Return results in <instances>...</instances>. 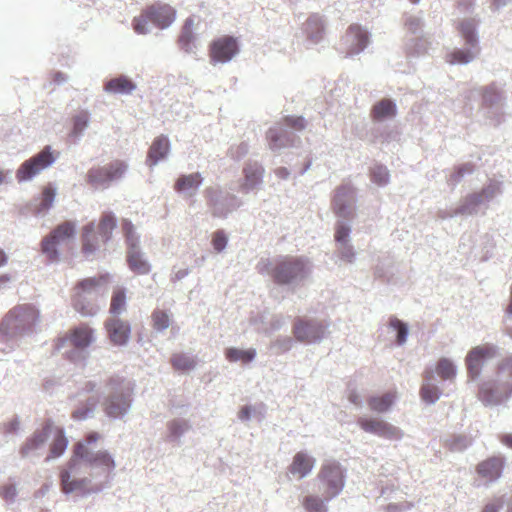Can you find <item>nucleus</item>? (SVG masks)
<instances>
[{
    "mask_svg": "<svg viewBox=\"0 0 512 512\" xmlns=\"http://www.w3.org/2000/svg\"><path fill=\"white\" fill-rule=\"evenodd\" d=\"M37 309L30 304L17 305L11 309L0 323V331L4 334L16 333L32 327L38 320Z\"/></svg>",
    "mask_w": 512,
    "mask_h": 512,
    "instance_id": "obj_6",
    "label": "nucleus"
},
{
    "mask_svg": "<svg viewBox=\"0 0 512 512\" xmlns=\"http://www.w3.org/2000/svg\"><path fill=\"white\" fill-rule=\"evenodd\" d=\"M348 399L353 404H356V405L359 404V396L356 392H351L348 396Z\"/></svg>",
    "mask_w": 512,
    "mask_h": 512,
    "instance_id": "obj_64",
    "label": "nucleus"
},
{
    "mask_svg": "<svg viewBox=\"0 0 512 512\" xmlns=\"http://www.w3.org/2000/svg\"><path fill=\"white\" fill-rule=\"evenodd\" d=\"M110 276L101 274L78 281L72 289L71 303L74 309L83 316L95 315L100 306L97 302L100 291L108 285Z\"/></svg>",
    "mask_w": 512,
    "mask_h": 512,
    "instance_id": "obj_1",
    "label": "nucleus"
},
{
    "mask_svg": "<svg viewBox=\"0 0 512 512\" xmlns=\"http://www.w3.org/2000/svg\"><path fill=\"white\" fill-rule=\"evenodd\" d=\"M16 494V487L13 484H4L0 487V497L6 501L14 500Z\"/></svg>",
    "mask_w": 512,
    "mask_h": 512,
    "instance_id": "obj_50",
    "label": "nucleus"
},
{
    "mask_svg": "<svg viewBox=\"0 0 512 512\" xmlns=\"http://www.w3.org/2000/svg\"><path fill=\"white\" fill-rule=\"evenodd\" d=\"M191 24L192 21H187L185 23L178 40L180 47L187 52L191 50V44L194 40Z\"/></svg>",
    "mask_w": 512,
    "mask_h": 512,
    "instance_id": "obj_38",
    "label": "nucleus"
},
{
    "mask_svg": "<svg viewBox=\"0 0 512 512\" xmlns=\"http://www.w3.org/2000/svg\"><path fill=\"white\" fill-rule=\"evenodd\" d=\"M314 465L315 459L306 452L300 451L294 455L293 460L288 467V471L293 476L302 479L310 474Z\"/></svg>",
    "mask_w": 512,
    "mask_h": 512,
    "instance_id": "obj_21",
    "label": "nucleus"
},
{
    "mask_svg": "<svg viewBox=\"0 0 512 512\" xmlns=\"http://www.w3.org/2000/svg\"><path fill=\"white\" fill-rule=\"evenodd\" d=\"M175 16V9L168 4L155 3L146 7V17L160 29L170 26Z\"/></svg>",
    "mask_w": 512,
    "mask_h": 512,
    "instance_id": "obj_18",
    "label": "nucleus"
},
{
    "mask_svg": "<svg viewBox=\"0 0 512 512\" xmlns=\"http://www.w3.org/2000/svg\"><path fill=\"white\" fill-rule=\"evenodd\" d=\"M55 156L50 146H46L38 154L24 161L16 172V178L19 182L31 180L49 167L54 161Z\"/></svg>",
    "mask_w": 512,
    "mask_h": 512,
    "instance_id": "obj_8",
    "label": "nucleus"
},
{
    "mask_svg": "<svg viewBox=\"0 0 512 512\" xmlns=\"http://www.w3.org/2000/svg\"><path fill=\"white\" fill-rule=\"evenodd\" d=\"M150 22L149 18L146 17V8L141 12L138 17H135L133 20L134 30L138 34H146L148 32V23Z\"/></svg>",
    "mask_w": 512,
    "mask_h": 512,
    "instance_id": "obj_46",
    "label": "nucleus"
},
{
    "mask_svg": "<svg viewBox=\"0 0 512 512\" xmlns=\"http://www.w3.org/2000/svg\"><path fill=\"white\" fill-rule=\"evenodd\" d=\"M396 115V106L389 99H382L377 102L371 111V117L373 120H383L385 118L394 117Z\"/></svg>",
    "mask_w": 512,
    "mask_h": 512,
    "instance_id": "obj_30",
    "label": "nucleus"
},
{
    "mask_svg": "<svg viewBox=\"0 0 512 512\" xmlns=\"http://www.w3.org/2000/svg\"><path fill=\"white\" fill-rule=\"evenodd\" d=\"M135 88V83L125 76L112 78L104 85L105 91L112 94H130Z\"/></svg>",
    "mask_w": 512,
    "mask_h": 512,
    "instance_id": "obj_27",
    "label": "nucleus"
},
{
    "mask_svg": "<svg viewBox=\"0 0 512 512\" xmlns=\"http://www.w3.org/2000/svg\"><path fill=\"white\" fill-rule=\"evenodd\" d=\"M357 424L365 432L373 433L388 440H400L403 432L396 426L377 418L360 417Z\"/></svg>",
    "mask_w": 512,
    "mask_h": 512,
    "instance_id": "obj_13",
    "label": "nucleus"
},
{
    "mask_svg": "<svg viewBox=\"0 0 512 512\" xmlns=\"http://www.w3.org/2000/svg\"><path fill=\"white\" fill-rule=\"evenodd\" d=\"M61 487L64 493L81 492L82 494H89L100 490V488L92 489L89 487V479L81 478L77 480H71L70 473L68 471H62L60 474Z\"/></svg>",
    "mask_w": 512,
    "mask_h": 512,
    "instance_id": "obj_24",
    "label": "nucleus"
},
{
    "mask_svg": "<svg viewBox=\"0 0 512 512\" xmlns=\"http://www.w3.org/2000/svg\"><path fill=\"white\" fill-rule=\"evenodd\" d=\"M68 341L77 349H85L93 341V330L87 324H81L71 329L69 335L57 338L54 349L60 351Z\"/></svg>",
    "mask_w": 512,
    "mask_h": 512,
    "instance_id": "obj_15",
    "label": "nucleus"
},
{
    "mask_svg": "<svg viewBox=\"0 0 512 512\" xmlns=\"http://www.w3.org/2000/svg\"><path fill=\"white\" fill-rule=\"evenodd\" d=\"M318 479L323 485V495L326 500L338 495L344 486L343 471L336 462L323 464Z\"/></svg>",
    "mask_w": 512,
    "mask_h": 512,
    "instance_id": "obj_9",
    "label": "nucleus"
},
{
    "mask_svg": "<svg viewBox=\"0 0 512 512\" xmlns=\"http://www.w3.org/2000/svg\"><path fill=\"white\" fill-rule=\"evenodd\" d=\"M202 181L203 178L198 172L189 175H182L176 180L174 189L177 192L196 191L201 185Z\"/></svg>",
    "mask_w": 512,
    "mask_h": 512,
    "instance_id": "obj_29",
    "label": "nucleus"
},
{
    "mask_svg": "<svg viewBox=\"0 0 512 512\" xmlns=\"http://www.w3.org/2000/svg\"><path fill=\"white\" fill-rule=\"evenodd\" d=\"M250 415H251V408L249 406L242 407L238 414V416L241 420H248L250 418Z\"/></svg>",
    "mask_w": 512,
    "mask_h": 512,
    "instance_id": "obj_62",
    "label": "nucleus"
},
{
    "mask_svg": "<svg viewBox=\"0 0 512 512\" xmlns=\"http://www.w3.org/2000/svg\"><path fill=\"white\" fill-rule=\"evenodd\" d=\"M421 22L420 19L414 16H410L405 21V27L411 33H415L420 28Z\"/></svg>",
    "mask_w": 512,
    "mask_h": 512,
    "instance_id": "obj_58",
    "label": "nucleus"
},
{
    "mask_svg": "<svg viewBox=\"0 0 512 512\" xmlns=\"http://www.w3.org/2000/svg\"><path fill=\"white\" fill-rule=\"evenodd\" d=\"M98 399L95 398L91 401L90 403V407L89 408H83V409H77L75 410L73 413H72V418L75 419V420H83L85 419L89 412L94 408V406L96 405Z\"/></svg>",
    "mask_w": 512,
    "mask_h": 512,
    "instance_id": "obj_53",
    "label": "nucleus"
},
{
    "mask_svg": "<svg viewBox=\"0 0 512 512\" xmlns=\"http://www.w3.org/2000/svg\"><path fill=\"white\" fill-rule=\"evenodd\" d=\"M170 150V143L165 135L156 137L147 153V164L152 167L156 165L160 160L164 159Z\"/></svg>",
    "mask_w": 512,
    "mask_h": 512,
    "instance_id": "obj_23",
    "label": "nucleus"
},
{
    "mask_svg": "<svg viewBox=\"0 0 512 512\" xmlns=\"http://www.w3.org/2000/svg\"><path fill=\"white\" fill-rule=\"evenodd\" d=\"M225 355L229 361H242L243 363H248L254 359L256 352L254 349L240 350L237 348H229Z\"/></svg>",
    "mask_w": 512,
    "mask_h": 512,
    "instance_id": "obj_33",
    "label": "nucleus"
},
{
    "mask_svg": "<svg viewBox=\"0 0 512 512\" xmlns=\"http://www.w3.org/2000/svg\"><path fill=\"white\" fill-rule=\"evenodd\" d=\"M257 270L260 274H269L278 285H288L306 277L308 263L302 257L284 256L274 263L261 260L257 264Z\"/></svg>",
    "mask_w": 512,
    "mask_h": 512,
    "instance_id": "obj_2",
    "label": "nucleus"
},
{
    "mask_svg": "<svg viewBox=\"0 0 512 512\" xmlns=\"http://www.w3.org/2000/svg\"><path fill=\"white\" fill-rule=\"evenodd\" d=\"M227 244V237L225 233L221 230H218L213 233L212 236V245L214 249L218 252L222 251Z\"/></svg>",
    "mask_w": 512,
    "mask_h": 512,
    "instance_id": "obj_49",
    "label": "nucleus"
},
{
    "mask_svg": "<svg viewBox=\"0 0 512 512\" xmlns=\"http://www.w3.org/2000/svg\"><path fill=\"white\" fill-rule=\"evenodd\" d=\"M55 198V190L51 186H45L42 190L41 199L37 208L38 212L49 209Z\"/></svg>",
    "mask_w": 512,
    "mask_h": 512,
    "instance_id": "obj_42",
    "label": "nucleus"
},
{
    "mask_svg": "<svg viewBox=\"0 0 512 512\" xmlns=\"http://www.w3.org/2000/svg\"><path fill=\"white\" fill-rule=\"evenodd\" d=\"M502 506L503 502L499 499L497 502L486 504L482 512H498Z\"/></svg>",
    "mask_w": 512,
    "mask_h": 512,
    "instance_id": "obj_61",
    "label": "nucleus"
},
{
    "mask_svg": "<svg viewBox=\"0 0 512 512\" xmlns=\"http://www.w3.org/2000/svg\"><path fill=\"white\" fill-rule=\"evenodd\" d=\"M171 364L176 370L189 371L195 367V360L185 354H175L171 358Z\"/></svg>",
    "mask_w": 512,
    "mask_h": 512,
    "instance_id": "obj_36",
    "label": "nucleus"
},
{
    "mask_svg": "<svg viewBox=\"0 0 512 512\" xmlns=\"http://www.w3.org/2000/svg\"><path fill=\"white\" fill-rule=\"evenodd\" d=\"M127 168L126 162L116 159L104 166L89 169L86 174V181L93 187H104L121 179Z\"/></svg>",
    "mask_w": 512,
    "mask_h": 512,
    "instance_id": "obj_7",
    "label": "nucleus"
},
{
    "mask_svg": "<svg viewBox=\"0 0 512 512\" xmlns=\"http://www.w3.org/2000/svg\"><path fill=\"white\" fill-rule=\"evenodd\" d=\"M89 121L88 113L81 112L73 118V130L72 133L77 136L83 132L87 127Z\"/></svg>",
    "mask_w": 512,
    "mask_h": 512,
    "instance_id": "obj_45",
    "label": "nucleus"
},
{
    "mask_svg": "<svg viewBox=\"0 0 512 512\" xmlns=\"http://www.w3.org/2000/svg\"><path fill=\"white\" fill-rule=\"evenodd\" d=\"M76 226L71 221H65L56 226L49 236L42 241V251L49 260L54 261L58 258L57 245L72 238L75 234Z\"/></svg>",
    "mask_w": 512,
    "mask_h": 512,
    "instance_id": "obj_10",
    "label": "nucleus"
},
{
    "mask_svg": "<svg viewBox=\"0 0 512 512\" xmlns=\"http://www.w3.org/2000/svg\"><path fill=\"white\" fill-rule=\"evenodd\" d=\"M354 202V189L351 185H341L336 188L332 199L333 212L343 218L353 216L351 204Z\"/></svg>",
    "mask_w": 512,
    "mask_h": 512,
    "instance_id": "obj_16",
    "label": "nucleus"
},
{
    "mask_svg": "<svg viewBox=\"0 0 512 512\" xmlns=\"http://www.w3.org/2000/svg\"><path fill=\"white\" fill-rule=\"evenodd\" d=\"M473 165L465 164L457 168L455 180H459L463 175L473 172Z\"/></svg>",
    "mask_w": 512,
    "mask_h": 512,
    "instance_id": "obj_59",
    "label": "nucleus"
},
{
    "mask_svg": "<svg viewBox=\"0 0 512 512\" xmlns=\"http://www.w3.org/2000/svg\"><path fill=\"white\" fill-rule=\"evenodd\" d=\"M52 430V424L47 422L41 430L36 431L31 438H29L20 449L22 457L33 455L35 451L42 448L48 439Z\"/></svg>",
    "mask_w": 512,
    "mask_h": 512,
    "instance_id": "obj_22",
    "label": "nucleus"
},
{
    "mask_svg": "<svg viewBox=\"0 0 512 512\" xmlns=\"http://www.w3.org/2000/svg\"><path fill=\"white\" fill-rule=\"evenodd\" d=\"M284 122L286 125L296 130H302L305 128V120L303 117L288 116L285 117Z\"/></svg>",
    "mask_w": 512,
    "mask_h": 512,
    "instance_id": "obj_52",
    "label": "nucleus"
},
{
    "mask_svg": "<svg viewBox=\"0 0 512 512\" xmlns=\"http://www.w3.org/2000/svg\"><path fill=\"white\" fill-rule=\"evenodd\" d=\"M501 442L508 447L512 448V434H506L501 437Z\"/></svg>",
    "mask_w": 512,
    "mask_h": 512,
    "instance_id": "obj_63",
    "label": "nucleus"
},
{
    "mask_svg": "<svg viewBox=\"0 0 512 512\" xmlns=\"http://www.w3.org/2000/svg\"><path fill=\"white\" fill-rule=\"evenodd\" d=\"M67 444H68V441H67L66 437L64 436L63 430L57 428L55 437H54L53 442L50 447V454L46 458V461H49L53 458H57V457L61 456L64 453V451L66 450Z\"/></svg>",
    "mask_w": 512,
    "mask_h": 512,
    "instance_id": "obj_31",
    "label": "nucleus"
},
{
    "mask_svg": "<svg viewBox=\"0 0 512 512\" xmlns=\"http://www.w3.org/2000/svg\"><path fill=\"white\" fill-rule=\"evenodd\" d=\"M349 233H350L349 227H347V226H345L343 224H340L336 228L335 240L337 242L346 243V240H347V238L349 236Z\"/></svg>",
    "mask_w": 512,
    "mask_h": 512,
    "instance_id": "obj_54",
    "label": "nucleus"
},
{
    "mask_svg": "<svg viewBox=\"0 0 512 512\" xmlns=\"http://www.w3.org/2000/svg\"><path fill=\"white\" fill-rule=\"evenodd\" d=\"M390 327L397 331V343L402 345L407 338L408 328L405 323L397 318L390 319Z\"/></svg>",
    "mask_w": 512,
    "mask_h": 512,
    "instance_id": "obj_44",
    "label": "nucleus"
},
{
    "mask_svg": "<svg viewBox=\"0 0 512 512\" xmlns=\"http://www.w3.org/2000/svg\"><path fill=\"white\" fill-rule=\"evenodd\" d=\"M129 268L138 275L148 274L151 270L150 264L136 248H129L127 253Z\"/></svg>",
    "mask_w": 512,
    "mask_h": 512,
    "instance_id": "obj_28",
    "label": "nucleus"
},
{
    "mask_svg": "<svg viewBox=\"0 0 512 512\" xmlns=\"http://www.w3.org/2000/svg\"><path fill=\"white\" fill-rule=\"evenodd\" d=\"M436 373L442 380H452L456 376V368L451 360L442 358L437 363Z\"/></svg>",
    "mask_w": 512,
    "mask_h": 512,
    "instance_id": "obj_34",
    "label": "nucleus"
},
{
    "mask_svg": "<svg viewBox=\"0 0 512 512\" xmlns=\"http://www.w3.org/2000/svg\"><path fill=\"white\" fill-rule=\"evenodd\" d=\"M504 468L505 458L503 456H491L476 465V473L487 483H492L502 476Z\"/></svg>",
    "mask_w": 512,
    "mask_h": 512,
    "instance_id": "obj_17",
    "label": "nucleus"
},
{
    "mask_svg": "<svg viewBox=\"0 0 512 512\" xmlns=\"http://www.w3.org/2000/svg\"><path fill=\"white\" fill-rule=\"evenodd\" d=\"M420 396L426 403H434L440 397L439 389L431 383H424L420 389Z\"/></svg>",
    "mask_w": 512,
    "mask_h": 512,
    "instance_id": "obj_37",
    "label": "nucleus"
},
{
    "mask_svg": "<svg viewBox=\"0 0 512 512\" xmlns=\"http://www.w3.org/2000/svg\"><path fill=\"white\" fill-rule=\"evenodd\" d=\"M345 42L349 46V53L355 54L362 51L368 44V35L361 26L352 24L345 34Z\"/></svg>",
    "mask_w": 512,
    "mask_h": 512,
    "instance_id": "obj_20",
    "label": "nucleus"
},
{
    "mask_svg": "<svg viewBox=\"0 0 512 512\" xmlns=\"http://www.w3.org/2000/svg\"><path fill=\"white\" fill-rule=\"evenodd\" d=\"M293 334L300 342L312 343L323 338L325 328L321 323L298 317L294 320Z\"/></svg>",
    "mask_w": 512,
    "mask_h": 512,
    "instance_id": "obj_14",
    "label": "nucleus"
},
{
    "mask_svg": "<svg viewBox=\"0 0 512 512\" xmlns=\"http://www.w3.org/2000/svg\"><path fill=\"white\" fill-rule=\"evenodd\" d=\"M244 173L246 180L245 185L248 187H253L261 180L263 169L257 165H249L244 169Z\"/></svg>",
    "mask_w": 512,
    "mask_h": 512,
    "instance_id": "obj_39",
    "label": "nucleus"
},
{
    "mask_svg": "<svg viewBox=\"0 0 512 512\" xmlns=\"http://www.w3.org/2000/svg\"><path fill=\"white\" fill-rule=\"evenodd\" d=\"M473 59V54L469 51L457 49L447 55V62L450 64H465Z\"/></svg>",
    "mask_w": 512,
    "mask_h": 512,
    "instance_id": "obj_40",
    "label": "nucleus"
},
{
    "mask_svg": "<svg viewBox=\"0 0 512 512\" xmlns=\"http://www.w3.org/2000/svg\"><path fill=\"white\" fill-rule=\"evenodd\" d=\"M116 228V218L111 213H104L97 225L94 222L86 224L82 229L81 251L89 257L94 255L102 246H104L112 237V232Z\"/></svg>",
    "mask_w": 512,
    "mask_h": 512,
    "instance_id": "obj_4",
    "label": "nucleus"
},
{
    "mask_svg": "<svg viewBox=\"0 0 512 512\" xmlns=\"http://www.w3.org/2000/svg\"><path fill=\"white\" fill-rule=\"evenodd\" d=\"M122 229L126 237L129 248H136L137 239L134 235V226L130 221L124 220L122 222Z\"/></svg>",
    "mask_w": 512,
    "mask_h": 512,
    "instance_id": "obj_47",
    "label": "nucleus"
},
{
    "mask_svg": "<svg viewBox=\"0 0 512 512\" xmlns=\"http://www.w3.org/2000/svg\"><path fill=\"white\" fill-rule=\"evenodd\" d=\"M152 326L157 331H163L170 325L171 319L167 311L156 309L151 315Z\"/></svg>",
    "mask_w": 512,
    "mask_h": 512,
    "instance_id": "obj_35",
    "label": "nucleus"
},
{
    "mask_svg": "<svg viewBox=\"0 0 512 512\" xmlns=\"http://www.w3.org/2000/svg\"><path fill=\"white\" fill-rule=\"evenodd\" d=\"M238 52L237 38L229 35L217 37L209 45V58L213 64L229 62Z\"/></svg>",
    "mask_w": 512,
    "mask_h": 512,
    "instance_id": "obj_11",
    "label": "nucleus"
},
{
    "mask_svg": "<svg viewBox=\"0 0 512 512\" xmlns=\"http://www.w3.org/2000/svg\"><path fill=\"white\" fill-rule=\"evenodd\" d=\"M372 181L378 185H384L389 180V173L386 168L381 166L375 167L371 173Z\"/></svg>",
    "mask_w": 512,
    "mask_h": 512,
    "instance_id": "obj_48",
    "label": "nucleus"
},
{
    "mask_svg": "<svg viewBox=\"0 0 512 512\" xmlns=\"http://www.w3.org/2000/svg\"><path fill=\"white\" fill-rule=\"evenodd\" d=\"M105 329L109 340L117 346L125 345L131 334V327L127 321L117 317L105 321Z\"/></svg>",
    "mask_w": 512,
    "mask_h": 512,
    "instance_id": "obj_19",
    "label": "nucleus"
},
{
    "mask_svg": "<svg viewBox=\"0 0 512 512\" xmlns=\"http://www.w3.org/2000/svg\"><path fill=\"white\" fill-rule=\"evenodd\" d=\"M102 438L98 432H89L84 441L77 442L74 445L73 454L75 457L82 459L89 466L99 468L104 477L108 480L116 467L115 461L110 453L106 450H99L92 453L89 445L96 443Z\"/></svg>",
    "mask_w": 512,
    "mask_h": 512,
    "instance_id": "obj_5",
    "label": "nucleus"
},
{
    "mask_svg": "<svg viewBox=\"0 0 512 512\" xmlns=\"http://www.w3.org/2000/svg\"><path fill=\"white\" fill-rule=\"evenodd\" d=\"M186 428V424L184 422L179 421H171L168 424V429L172 436L180 435Z\"/></svg>",
    "mask_w": 512,
    "mask_h": 512,
    "instance_id": "obj_56",
    "label": "nucleus"
},
{
    "mask_svg": "<svg viewBox=\"0 0 512 512\" xmlns=\"http://www.w3.org/2000/svg\"><path fill=\"white\" fill-rule=\"evenodd\" d=\"M303 506L308 512H325L326 508L322 499L316 496H307L303 500Z\"/></svg>",
    "mask_w": 512,
    "mask_h": 512,
    "instance_id": "obj_43",
    "label": "nucleus"
},
{
    "mask_svg": "<svg viewBox=\"0 0 512 512\" xmlns=\"http://www.w3.org/2000/svg\"><path fill=\"white\" fill-rule=\"evenodd\" d=\"M126 305V292L124 288H116L113 291L111 303H110V313L113 315H118L122 313L125 309Z\"/></svg>",
    "mask_w": 512,
    "mask_h": 512,
    "instance_id": "obj_32",
    "label": "nucleus"
},
{
    "mask_svg": "<svg viewBox=\"0 0 512 512\" xmlns=\"http://www.w3.org/2000/svg\"><path fill=\"white\" fill-rule=\"evenodd\" d=\"M459 30L467 44L472 45V46L476 44L477 39H476V35H475V26H474L473 22L463 21L459 25Z\"/></svg>",
    "mask_w": 512,
    "mask_h": 512,
    "instance_id": "obj_41",
    "label": "nucleus"
},
{
    "mask_svg": "<svg viewBox=\"0 0 512 512\" xmlns=\"http://www.w3.org/2000/svg\"><path fill=\"white\" fill-rule=\"evenodd\" d=\"M341 258L346 262H352L354 258V252L351 246L345 245L341 251Z\"/></svg>",
    "mask_w": 512,
    "mask_h": 512,
    "instance_id": "obj_60",
    "label": "nucleus"
},
{
    "mask_svg": "<svg viewBox=\"0 0 512 512\" xmlns=\"http://www.w3.org/2000/svg\"><path fill=\"white\" fill-rule=\"evenodd\" d=\"M512 394V354L497 365L495 379L485 381L479 389V399L485 404H496Z\"/></svg>",
    "mask_w": 512,
    "mask_h": 512,
    "instance_id": "obj_3",
    "label": "nucleus"
},
{
    "mask_svg": "<svg viewBox=\"0 0 512 512\" xmlns=\"http://www.w3.org/2000/svg\"><path fill=\"white\" fill-rule=\"evenodd\" d=\"M498 93L495 88L488 87L485 88L483 91V101L486 105H492L494 102V99L497 98Z\"/></svg>",
    "mask_w": 512,
    "mask_h": 512,
    "instance_id": "obj_57",
    "label": "nucleus"
},
{
    "mask_svg": "<svg viewBox=\"0 0 512 512\" xmlns=\"http://www.w3.org/2000/svg\"><path fill=\"white\" fill-rule=\"evenodd\" d=\"M396 398V391H388L381 395L369 397L367 403L371 411L376 413H385L393 406Z\"/></svg>",
    "mask_w": 512,
    "mask_h": 512,
    "instance_id": "obj_26",
    "label": "nucleus"
},
{
    "mask_svg": "<svg viewBox=\"0 0 512 512\" xmlns=\"http://www.w3.org/2000/svg\"><path fill=\"white\" fill-rule=\"evenodd\" d=\"M497 354V348L491 344H483L473 347L467 354L465 363L468 376L476 379L481 374L485 362Z\"/></svg>",
    "mask_w": 512,
    "mask_h": 512,
    "instance_id": "obj_12",
    "label": "nucleus"
},
{
    "mask_svg": "<svg viewBox=\"0 0 512 512\" xmlns=\"http://www.w3.org/2000/svg\"><path fill=\"white\" fill-rule=\"evenodd\" d=\"M267 139L271 149H277L282 146L281 134L276 129H269Z\"/></svg>",
    "mask_w": 512,
    "mask_h": 512,
    "instance_id": "obj_51",
    "label": "nucleus"
},
{
    "mask_svg": "<svg viewBox=\"0 0 512 512\" xmlns=\"http://www.w3.org/2000/svg\"><path fill=\"white\" fill-rule=\"evenodd\" d=\"M314 28L317 30V32L323 31L322 20L317 16L310 17L306 22V29L308 31L313 30Z\"/></svg>",
    "mask_w": 512,
    "mask_h": 512,
    "instance_id": "obj_55",
    "label": "nucleus"
},
{
    "mask_svg": "<svg viewBox=\"0 0 512 512\" xmlns=\"http://www.w3.org/2000/svg\"><path fill=\"white\" fill-rule=\"evenodd\" d=\"M130 407L129 396L109 397L104 404V411L111 418L123 416Z\"/></svg>",
    "mask_w": 512,
    "mask_h": 512,
    "instance_id": "obj_25",
    "label": "nucleus"
}]
</instances>
